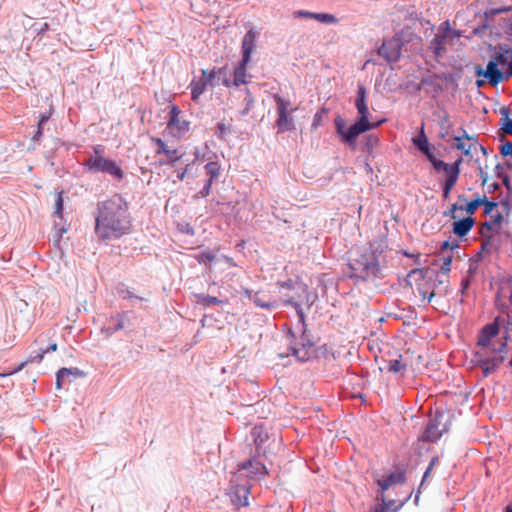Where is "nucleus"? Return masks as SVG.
<instances>
[{
  "label": "nucleus",
  "instance_id": "nucleus-1",
  "mask_svg": "<svg viewBox=\"0 0 512 512\" xmlns=\"http://www.w3.org/2000/svg\"><path fill=\"white\" fill-rule=\"evenodd\" d=\"M126 203L114 196L105 201L96 218V234L103 240L119 238L124 234L123 220L126 217Z\"/></svg>",
  "mask_w": 512,
  "mask_h": 512
},
{
  "label": "nucleus",
  "instance_id": "nucleus-2",
  "mask_svg": "<svg viewBox=\"0 0 512 512\" xmlns=\"http://www.w3.org/2000/svg\"><path fill=\"white\" fill-rule=\"evenodd\" d=\"M350 278L356 282L375 279L380 266L376 254L372 250L357 251L349 262Z\"/></svg>",
  "mask_w": 512,
  "mask_h": 512
},
{
  "label": "nucleus",
  "instance_id": "nucleus-3",
  "mask_svg": "<svg viewBox=\"0 0 512 512\" xmlns=\"http://www.w3.org/2000/svg\"><path fill=\"white\" fill-rule=\"evenodd\" d=\"M290 302L294 304V308L298 315V324L300 325V330L302 332L300 341L291 347V354L295 356L299 361H307L315 352V342L309 337L307 333L305 315L303 310L299 308V301L292 300Z\"/></svg>",
  "mask_w": 512,
  "mask_h": 512
},
{
  "label": "nucleus",
  "instance_id": "nucleus-4",
  "mask_svg": "<svg viewBox=\"0 0 512 512\" xmlns=\"http://www.w3.org/2000/svg\"><path fill=\"white\" fill-rule=\"evenodd\" d=\"M85 166L90 172L107 173L118 180L122 179L124 176L122 169L115 161L106 159L103 156V149L101 146L94 148V154L85 160Z\"/></svg>",
  "mask_w": 512,
  "mask_h": 512
},
{
  "label": "nucleus",
  "instance_id": "nucleus-5",
  "mask_svg": "<svg viewBox=\"0 0 512 512\" xmlns=\"http://www.w3.org/2000/svg\"><path fill=\"white\" fill-rule=\"evenodd\" d=\"M461 34L450 28L449 21H445L438 29V33L430 42V49L433 51L436 58H440L446 51V46L451 45L454 39H457Z\"/></svg>",
  "mask_w": 512,
  "mask_h": 512
},
{
  "label": "nucleus",
  "instance_id": "nucleus-6",
  "mask_svg": "<svg viewBox=\"0 0 512 512\" xmlns=\"http://www.w3.org/2000/svg\"><path fill=\"white\" fill-rule=\"evenodd\" d=\"M251 486L247 481H244L241 478V475H235L234 478L231 479L228 495L232 504L236 508L246 507L249 505V495H250Z\"/></svg>",
  "mask_w": 512,
  "mask_h": 512
},
{
  "label": "nucleus",
  "instance_id": "nucleus-7",
  "mask_svg": "<svg viewBox=\"0 0 512 512\" xmlns=\"http://www.w3.org/2000/svg\"><path fill=\"white\" fill-rule=\"evenodd\" d=\"M181 110L176 105H172L169 112L167 129L174 137L184 136L190 129V123L180 118Z\"/></svg>",
  "mask_w": 512,
  "mask_h": 512
},
{
  "label": "nucleus",
  "instance_id": "nucleus-8",
  "mask_svg": "<svg viewBox=\"0 0 512 512\" xmlns=\"http://www.w3.org/2000/svg\"><path fill=\"white\" fill-rule=\"evenodd\" d=\"M383 122H385V120H381L377 123H371L369 121L358 119L353 125H351L347 129L344 135V142L354 144L360 134L378 127Z\"/></svg>",
  "mask_w": 512,
  "mask_h": 512
},
{
  "label": "nucleus",
  "instance_id": "nucleus-9",
  "mask_svg": "<svg viewBox=\"0 0 512 512\" xmlns=\"http://www.w3.org/2000/svg\"><path fill=\"white\" fill-rule=\"evenodd\" d=\"M201 74L202 76L199 79H194L190 83L191 98L193 101H198L208 86H214L213 74H210L209 69H202Z\"/></svg>",
  "mask_w": 512,
  "mask_h": 512
},
{
  "label": "nucleus",
  "instance_id": "nucleus-10",
  "mask_svg": "<svg viewBox=\"0 0 512 512\" xmlns=\"http://www.w3.org/2000/svg\"><path fill=\"white\" fill-rule=\"evenodd\" d=\"M476 75L483 76L491 85H497L498 83L504 80L502 69L499 68V66L497 65L496 62H494L493 59H491L488 62L485 71H483L481 67L478 66L476 69Z\"/></svg>",
  "mask_w": 512,
  "mask_h": 512
},
{
  "label": "nucleus",
  "instance_id": "nucleus-11",
  "mask_svg": "<svg viewBox=\"0 0 512 512\" xmlns=\"http://www.w3.org/2000/svg\"><path fill=\"white\" fill-rule=\"evenodd\" d=\"M240 470H247V476L251 479L260 480L267 474V469L264 464L256 458L249 459L239 465Z\"/></svg>",
  "mask_w": 512,
  "mask_h": 512
},
{
  "label": "nucleus",
  "instance_id": "nucleus-12",
  "mask_svg": "<svg viewBox=\"0 0 512 512\" xmlns=\"http://www.w3.org/2000/svg\"><path fill=\"white\" fill-rule=\"evenodd\" d=\"M400 45L397 39H390L383 42L378 49V54L389 62L397 61L400 57Z\"/></svg>",
  "mask_w": 512,
  "mask_h": 512
},
{
  "label": "nucleus",
  "instance_id": "nucleus-13",
  "mask_svg": "<svg viewBox=\"0 0 512 512\" xmlns=\"http://www.w3.org/2000/svg\"><path fill=\"white\" fill-rule=\"evenodd\" d=\"M152 141L156 144V154H164L166 157L165 163L174 165L180 158L181 155L177 149L169 147L162 139L152 138Z\"/></svg>",
  "mask_w": 512,
  "mask_h": 512
},
{
  "label": "nucleus",
  "instance_id": "nucleus-14",
  "mask_svg": "<svg viewBox=\"0 0 512 512\" xmlns=\"http://www.w3.org/2000/svg\"><path fill=\"white\" fill-rule=\"evenodd\" d=\"M499 333V326L497 322H493L485 325L479 336L477 344L483 348H489L491 346V341L495 338Z\"/></svg>",
  "mask_w": 512,
  "mask_h": 512
},
{
  "label": "nucleus",
  "instance_id": "nucleus-15",
  "mask_svg": "<svg viewBox=\"0 0 512 512\" xmlns=\"http://www.w3.org/2000/svg\"><path fill=\"white\" fill-rule=\"evenodd\" d=\"M244 293L248 298L253 300L256 306L260 308L272 310L278 306L277 300L271 296L262 295L260 292L252 295V292L248 289H246Z\"/></svg>",
  "mask_w": 512,
  "mask_h": 512
},
{
  "label": "nucleus",
  "instance_id": "nucleus-16",
  "mask_svg": "<svg viewBox=\"0 0 512 512\" xmlns=\"http://www.w3.org/2000/svg\"><path fill=\"white\" fill-rule=\"evenodd\" d=\"M455 141L457 142L455 147L467 156L478 146L477 137L468 135L466 131L463 132V135L456 136Z\"/></svg>",
  "mask_w": 512,
  "mask_h": 512
},
{
  "label": "nucleus",
  "instance_id": "nucleus-17",
  "mask_svg": "<svg viewBox=\"0 0 512 512\" xmlns=\"http://www.w3.org/2000/svg\"><path fill=\"white\" fill-rule=\"evenodd\" d=\"M56 350H57V344L53 343L47 349H45V350L42 349L37 354L31 355L26 361L21 362L16 368H14L8 372H5V373H0V377L4 378L7 376L16 374L17 372L21 371L26 366V364L28 362H38L39 363L43 359L46 352H48V351L54 352Z\"/></svg>",
  "mask_w": 512,
  "mask_h": 512
},
{
  "label": "nucleus",
  "instance_id": "nucleus-18",
  "mask_svg": "<svg viewBox=\"0 0 512 512\" xmlns=\"http://www.w3.org/2000/svg\"><path fill=\"white\" fill-rule=\"evenodd\" d=\"M445 431V427L443 429L439 428L438 418L435 417L433 420L430 421V423L425 428L421 436V439L426 442H436L441 438L442 434Z\"/></svg>",
  "mask_w": 512,
  "mask_h": 512
},
{
  "label": "nucleus",
  "instance_id": "nucleus-19",
  "mask_svg": "<svg viewBox=\"0 0 512 512\" xmlns=\"http://www.w3.org/2000/svg\"><path fill=\"white\" fill-rule=\"evenodd\" d=\"M366 98H367L366 88L363 85H359L358 90H357L356 100H355V106L360 115L358 119H361L364 121H369V119H368L369 109H368V105L366 102Z\"/></svg>",
  "mask_w": 512,
  "mask_h": 512
},
{
  "label": "nucleus",
  "instance_id": "nucleus-20",
  "mask_svg": "<svg viewBox=\"0 0 512 512\" xmlns=\"http://www.w3.org/2000/svg\"><path fill=\"white\" fill-rule=\"evenodd\" d=\"M501 221H502V216L498 213V215L494 219H492L489 222H485L481 225L480 233L483 237H485V239L483 240L482 246H481V251H486V252L489 251L490 237H486V235L488 232L496 231L497 227L500 225Z\"/></svg>",
  "mask_w": 512,
  "mask_h": 512
},
{
  "label": "nucleus",
  "instance_id": "nucleus-21",
  "mask_svg": "<svg viewBox=\"0 0 512 512\" xmlns=\"http://www.w3.org/2000/svg\"><path fill=\"white\" fill-rule=\"evenodd\" d=\"M251 60L241 59V61L238 63L237 67L234 69L233 72V81L231 84L235 86H240L242 84L248 83V78L250 75L247 73V66L250 63Z\"/></svg>",
  "mask_w": 512,
  "mask_h": 512
},
{
  "label": "nucleus",
  "instance_id": "nucleus-22",
  "mask_svg": "<svg viewBox=\"0 0 512 512\" xmlns=\"http://www.w3.org/2000/svg\"><path fill=\"white\" fill-rule=\"evenodd\" d=\"M257 38V32L250 29L243 37L242 40V58L251 60V54L255 49V42Z\"/></svg>",
  "mask_w": 512,
  "mask_h": 512
},
{
  "label": "nucleus",
  "instance_id": "nucleus-23",
  "mask_svg": "<svg viewBox=\"0 0 512 512\" xmlns=\"http://www.w3.org/2000/svg\"><path fill=\"white\" fill-rule=\"evenodd\" d=\"M462 162V159H458L453 164H447L443 162L442 160L437 159L436 157L433 158V160L430 162L433 166V168L436 171H444L446 173V176L449 177L453 173L456 172L457 176L460 174V164Z\"/></svg>",
  "mask_w": 512,
  "mask_h": 512
},
{
  "label": "nucleus",
  "instance_id": "nucleus-24",
  "mask_svg": "<svg viewBox=\"0 0 512 512\" xmlns=\"http://www.w3.org/2000/svg\"><path fill=\"white\" fill-rule=\"evenodd\" d=\"M405 473L403 471H397L391 473L384 479H379L377 481L378 486L382 490V492L388 490L391 486L396 484H401L405 482Z\"/></svg>",
  "mask_w": 512,
  "mask_h": 512
},
{
  "label": "nucleus",
  "instance_id": "nucleus-25",
  "mask_svg": "<svg viewBox=\"0 0 512 512\" xmlns=\"http://www.w3.org/2000/svg\"><path fill=\"white\" fill-rule=\"evenodd\" d=\"M504 360L505 356L503 355L493 358L480 359L479 366L482 368L483 375L487 377L489 374L495 372Z\"/></svg>",
  "mask_w": 512,
  "mask_h": 512
},
{
  "label": "nucleus",
  "instance_id": "nucleus-26",
  "mask_svg": "<svg viewBox=\"0 0 512 512\" xmlns=\"http://www.w3.org/2000/svg\"><path fill=\"white\" fill-rule=\"evenodd\" d=\"M124 325V315L118 314L108 320L107 324L102 328V332H104L107 337H110L119 330L124 329Z\"/></svg>",
  "mask_w": 512,
  "mask_h": 512
},
{
  "label": "nucleus",
  "instance_id": "nucleus-27",
  "mask_svg": "<svg viewBox=\"0 0 512 512\" xmlns=\"http://www.w3.org/2000/svg\"><path fill=\"white\" fill-rule=\"evenodd\" d=\"M81 375L82 372L78 368H61L56 377L57 389H60L67 380L71 381Z\"/></svg>",
  "mask_w": 512,
  "mask_h": 512
},
{
  "label": "nucleus",
  "instance_id": "nucleus-28",
  "mask_svg": "<svg viewBox=\"0 0 512 512\" xmlns=\"http://www.w3.org/2000/svg\"><path fill=\"white\" fill-rule=\"evenodd\" d=\"M296 289L298 291V295L296 297H291L286 301L287 304H291L294 307V304L290 301H299V308L302 310L301 305L307 304L311 305L312 301L310 299V293L308 291V287L304 284H297Z\"/></svg>",
  "mask_w": 512,
  "mask_h": 512
},
{
  "label": "nucleus",
  "instance_id": "nucleus-29",
  "mask_svg": "<svg viewBox=\"0 0 512 512\" xmlns=\"http://www.w3.org/2000/svg\"><path fill=\"white\" fill-rule=\"evenodd\" d=\"M473 225L474 219L471 217L455 221L453 224V233L459 237H463L469 233Z\"/></svg>",
  "mask_w": 512,
  "mask_h": 512
},
{
  "label": "nucleus",
  "instance_id": "nucleus-30",
  "mask_svg": "<svg viewBox=\"0 0 512 512\" xmlns=\"http://www.w3.org/2000/svg\"><path fill=\"white\" fill-rule=\"evenodd\" d=\"M409 365L407 353L405 355H399L397 359L389 360L387 369L392 373H402L406 370Z\"/></svg>",
  "mask_w": 512,
  "mask_h": 512
},
{
  "label": "nucleus",
  "instance_id": "nucleus-31",
  "mask_svg": "<svg viewBox=\"0 0 512 512\" xmlns=\"http://www.w3.org/2000/svg\"><path fill=\"white\" fill-rule=\"evenodd\" d=\"M209 71H210V74H213V83H214V85L218 84L219 81H221V83L224 86H226V87H230L231 86V81L228 78V69H227V67H219V68L214 67L213 69H211Z\"/></svg>",
  "mask_w": 512,
  "mask_h": 512
},
{
  "label": "nucleus",
  "instance_id": "nucleus-32",
  "mask_svg": "<svg viewBox=\"0 0 512 512\" xmlns=\"http://www.w3.org/2000/svg\"><path fill=\"white\" fill-rule=\"evenodd\" d=\"M276 127L278 133H283L286 131H290L294 129V122L291 113L288 114H278V119L276 120Z\"/></svg>",
  "mask_w": 512,
  "mask_h": 512
},
{
  "label": "nucleus",
  "instance_id": "nucleus-33",
  "mask_svg": "<svg viewBox=\"0 0 512 512\" xmlns=\"http://www.w3.org/2000/svg\"><path fill=\"white\" fill-rule=\"evenodd\" d=\"M196 303L203 306V307H209L211 305H222L227 304L228 300H221L217 297L205 295V294H197L195 295Z\"/></svg>",
  "mask_w": 512,
  "mask_h": 512
},
{
  "label": "nucleus",
  "instance_id": "nucleus-34",
  "mask_svg": "<svg viewBox=\"0 0 512 512\" xmlns=\"http://www.w3.org/2000/svg\"><path fill=\"white\" fill-rule=\"evenodd\" d=\"M252 437L257 448L260 449L268 439V432L263 425H256L252 429Z\"/></svg>",
  "mask_w": 512,
  "mask_h": 512
},
{
  "label": "nucleus",
  "instance_id": "nucleus-35",
  "mask_svg": "<svg viewBox=\"0 0 512 512\" xmlns=\"http://www.w3.org/2000/svg\"><path fill=\"white\" fill-rule=\"evenodd\" d=\"M204 168L208 176L207 181L210 183H213L221 174V165L216 161L208 162Z\"/></svg>",
  "mask_w": 512,
  "mask_h": 512
},
{
  "label": "nucleus",
  "instance_id": "nucleus-36",
  "mask_svg": "<svg viewBox=\"0 0 512 512\" xmlns=\"http://www.w3.org/2000/svg\"><path fill=\"white\" fill-rule=\"evenodd\" d=\"M274 98V101L276 102V105H277V112L278 114H288V113H292L293 110H289L290 108V102L286 101L284 98H282L280 95L278 94H275L273 96Z\"/></svg>",
  "mask_w": 512,
  "mask_h": 512
},
{
  "label": "nucleus",
  "instance_id": "nucleus-37",
  "mask_svg": "<svg viewBox=\"0 0 512 512\" xmlns=\"http://www.w3.org/2000/svg\"><path fill=\"white\" fill-rule=\"evenodd\" d=\"M459 176H457L456 172L450 175L449 177H446L445 183L443 185V198L448 199L451 190L457 183Z\"/></svg>",
  "mask_w": 512,
  "mask_h": 512
},
{
  "label": "nucleus",
  "instance_id": "nucleus-38",
  "mask_svg": "<svg viewBox=\"0 0 512 512\" xmlns=\"http://www.w3.org/2000/svg\"><path fill=\"white\" fill-rule=\"evenodd\" d=\"M413 144L421 151L426 149L429 144L428 139L424 132V124L421 125L420 133L416 138H413Z\"/></svg>",
  "mask_w": 512,
  "mask_h": 512
},
{
  "label": "nucleus",
  "instance_id": "nucleus-39",
  "mask_svg": "<svg viewBox=\"0 0 512 512\" xmlns=\"http://www.w3.org/2000/svg\"><path fill=\"white\" fill-rule=\"evenodd\" d=\"M439 125L441 127L440 137L441 138L447 137L449 134V130L451 128L450 119H449V116L447 113H444L441 116Z\"/></svg>",
  "mask_w": 512,
  "mask_h": 512
},
{
  "label": "nucleus",
  "instance_id": "nucleus-40",
  "mask_svg": "<svg viewBox=\"0 0 512 512\" xmlns=\"http://www.w3.org/2000/svg\"><path fill=\"white\" fill-rule=\"evenodd\" d=\"M313 19L324 24H336L338 22V19L329 13H315Z\"/></svg>",
  "mask_w": 512,
  "mask_h": 512
},
{
  "label": "nucleus",
  "instance_id": "nucleus-41",
  "mask_svg": "<svg viewBox=\"0 0 512 512\" xmlns=\"http://www.w3.org/2000/svg\"><path fill=\"white\" fill-rule=\"evenodd\" d=\"M501 114L504 116L505 123L502 129L505 133L512 135V120L509 119L510 110L507 107L501 108Z\"/></svg>",
  "mask_w": 512,
  "mask_h": 512
},
{
  "label": "nucleus",
  "instance_id": "nucleus-42",
  "mask_svg": "<svg viewBox=\"0 0 512 512\" xmlns=\"http://www.w3.org/2000/svg\"><path fill=\"white\" fill-rule=\"evenodd\" d=\"M231 128L230 125H226L224 122H219L216 125L215 134L219 139H225L228 134H230Z\"/></svg>",
  "mask_w": 512,
  "mask_h": 512
},
{
  "label": "nucleus",
  "instance_id": "nucleus-43",
  "mask_svg": "<svg viewBox=\"0 0 512 512\" xmlns=\"http://www.w3.org/2000/svg\"><path fill=\"white\" fill-rule=\"evenodd\" d=\"M484 203V199L478 197L472 201H470L466 207H465V211L472 215L474 214V212L477 210L478 207H480L482 204Z\"/></svg>",
  "mask_w": 512,
  "mask_h": 512
},
{
  "label": "nucleus",
  "instance_id": "nucleus-44",
  "mask_svg": "<svg viewBox=\"0 0 512 512\" xmlns=\"http://www.w3.org/2000/svg\"><path fill=\"white\" fill-rule=\"evenodd\" d=\"M197 260L199 263L207 265L215 260V255L210 251H203L197 256Z\"/></svg>",
  "mask_w": 512,
  "mask_h": 512
},
{
  "label": "nucleus",
  "instance_id": "nucleus-45",
  "mask_svg": "<svg viewBox=\"0 0 512 512\" xmlns=\"http://www.w3.org/2000/svg\"><path fill=\"white\" fill-rule=\"evenodd\" d=\"M492 59L494 60V62L497 63V65L501 68V69H504L506 66L509 67V64L508 63V57L503 54V53H496Z\"/></svg>",
  "mask_w": 512,
  "mask_h": 512
},
{
  "label": "nucleus",
  "instance_id": "nucleus-46",
  "mask_svg": "<svg viewBox=\"0 0 512 512\" xmlns=\"http://www.w3.org/2000/svg\"><path fill=\"white\" fill-rule=\"evenodd\" d=\"M335 126H336V129H337V133L341 136L342 141H344V135H345L347 130L345 129L344 120L340 116H338L335 119Z\"/></svg>",
  "mask_w": 512,
  "mask_h": 512
},
{
  "label": "nucleus",
  "instance_id": "nucleus-47",
  "mask_svg": "<svg viewBox=\"0 0 512 512\" xmlns=\"http://www.w3.org/2000/svg\"><path fill=\"white\" fill-rule=\"evenodd\" d=\"M509 11H512V8L508 7V6L507 7L496 8V9H490V10L485 11L484 16L486 18H488V17H492V16H495V15H498V14H501V13H506V12H509Z\"/></svg>",
  "mask_w": 512,
  "mask_h": 512
},
{
  "label": "nucleus",
  "instance_id": "nucleus-48",
  "mask_svg": "<svg viewBox=\"0 0 512 512\" xmlns=\"http://www.w3.org/2000/svg\"><path fill=\"white\" fill-rule=\"evenodd\" d=\"M451 263H452V255H447V256L442 257L441 270L443 273H445V274L449 273Z\"/></svg>",
  "mask_w": 512,
  "mask_h": 512
},
{
  "label": "nucleus",
  "instance_id": "nucleus-49",
  "mask_svg": "<svg viewBox=\"0 0 512 512\" xmlns=\"http://www.w3.org/2000/svg\"><path fill=\"white\" fill-rule=\"evenodd\" d=\"M245 92H246V97H245L244 101L246 103V107H245L243 114H246L252 108V106L254 104V98H253L250 90L245 89Z\"/></svg>",
  "mask_w": 512,
  "mask_h": 512
},
{
  "label": "nucleus",
  "instance_id": "nucleus-50",
  "mask_svg": "<svg viewBox=\"0 0 512 512\" xmlns=\"http://www.w3.org/2000/svg\"><path fill=\"white\" fill-rule=\"evenodd\" d=\"M323 114H324V110L321 111V112H317L315 113L314 117H313V122H312V125H311V128L313 130H316L319 126L322 125V122H323Z\"/></svg>",
  "mask_w": 512,
  "mask_h": 512
},
{
  "label": "nucleus",
  "instance_id": "nucleus-51",
  "mask_svg": "<svg viewBox=\"0 0 512 512\" xmlns=\"http://www.w3.org/2000/svg\"><path fill=\"white\" fill-rule=\"evenodd\" d=\"M62 211H63V198H62V194L58 193L57 198H56V203H55V213L59 217H62Z\"/></svg>",
  "mask_w": 512,
  "mask_h": 512
},
{
  "label": "nucleus",
  "instance_id": "nucleus-52",
  "mask_svg": "<svg viewBox=\"0 0 512 512\" xmlns=\"http://www.w3.org/2000/svg\"><path fill=\"white\" fill-rule=\"evenodd\" d=\"M394 504V501L386 502L384 497H382V504L377 506L374 512H388V509Z\"/></svg>",
  "mask_w": 512,
  "mask_h": 512
},
{
  "label": "nucleus",
  "instance_id": "nucleus-53",
  "mask_svg": "<svg viewBox=\"0 0 512 512\" xmlns=\"http://www.w3.org/2000/svg\"><path fill=\"white\" fill-rule=\"evenodd\" d=\"M213 183H210L209 181H206L204 187L199 191L198 195H200L201 198H206L211 193V187Z\"/></svg>",
  "mask_w": 512,
  "mask_h": 512
},
{
  "label": "nucleus",
  "instance_id": "nucleus-54",
  "mask_svg": "<svg viewBox=\"0 0 512 512\" xmlns=\"http://www.w3.org/2000/svg\"><path fill=\"white\" fill-rule=\"evenodd\" d=\"M483 199L484 203L482 205H484V212L486 214L492 213V211L497 207V203L487 201L485 197Z\"/></svg>",
  "mask_w": 512,
  "mask_h": 512
},
{
  "label": "nucleus",
  "instance_id": "nucleus-55",
  "mask_svg": "<svg viewBox=\"0 0 512 512\" xmlns=\"http://www.w3.org/2000/svg\"><path fill=\"white\" fill-rule=\"evenodd\" d=\"M501 154L503 156H511L512 157V142H507L501 146Z\"/></svg>",
  "mask_w": 512,
  "mask_h": 512
},
{
  "label": "nucleus",
  "instance_id": "nucleus-56",
  "mask_svg": "<svg viewBox=\"0 0 512 512\" xmlns=\"http://www.w3.org/2000/svg\"><path fill=\"white\" fill-rule=\"evenodd\" d=\"M314 14H315L314 12L300 10V11L295 12L294 16L313 19Z\"/></svg>",
  "mask_w": 512,
  "mask_h": 512
},
{
  "label": "nucleus",
  "instance_id": "nucleus-57",
  "mask_svg": "<svg viewBox=\"0 0 512 512\" xmlns=\"http://www.w3.org/2000/svg\"><path fill=\"white\" fill-rule=\"evenodd\" d=\"M437 461H438V458H437V457L432 458V460H431V462H430V464H429L428 468L426 469V471H425V473H424V475H423V480H422V482L426 480V478L428 477V475H429V474H430V472L432 471V469H433V467H434V465L436 464V462H437Z\"/></svg>",
  "mask_w": 512,
  "mask_h": 512
},
{
  "label": "nucleus",
  "instance_id": "nucleus-58",
  "mask_svg": "<svg viewBox=\"0 0 512 512\" xmlns=\"http://www.w3.org/2000/svg\"><path fill=\"white\" fill-rule=\"evenodd\" d=\"M418 291H419V294L421 295L422 299L427 300V302H431L433 297L435 296L434 292L427 294V292L422 290L421 288H418Z\"/></svg>",
  "mask_w": 512,
  "mask_h": 512
},
{
  "label": "nucleus",
  "instance_id": "nucleus-59",
  "mask_svg": "<svg viewBox=\"0 0 512 512\" xmlns=\"http://www.w3.org/2000/svg\"><path fill=\"white\" fill-rule=\"evenodd\" d=\"M469 285H470V277L469 276L462 279V281H461V294L462 295H465V291L467 290Z\"/></svg>",
  "mask_w": 512,
  "mask_h": 512
},
{
  "label": "nucleus",
  "instance_id": "nucleus-60",
  "mask_svg": "<svg viewBox=\"0 0 512 512\" xmlns=\"http://www.w3.org/2000/svg\"><path fill=\"white\" fill-rule=\"evenodd\" d=\"M421 152L428 158L430 162L433 160V158H435V155L431 151L430 145H428L426 149H422Z\"/></svg>",
  "mask_w": 512,
  "mask_h": 512
},
{
  "label": "nucleus",
  "instance_id": "nucleus-61",
  "mask_svg": "<svg viewBox=\"0 0 512 512\" xmlns=\"http://www.w3.org/2000/svg\"><path fill=\"white\" fill-rule=\"evenodd\" d=\"M51 111H52V108H50L48 113L40 115V117H39L40 126H43L49 120V118L51 117Z\"/></svg>",
  "mask_w": 512,
  "mask_h": 512
},
{
  "label": "nucleus",
  "instance_id": "nucleus-62",
  "mask_svg": "<svg viewBox=\"0 0 512 512\" xmlns=\"http://www.w3.org/2000/svg\"><path fill=\"white\" fill-rule=\"evenodd\" d=\"M457 247H458V244H457V243H452V244H450V242H449V241H444V242L442 243V245H441V249H442V250H446V249H448V248H449L450 250H453V249H455V248H457Z\"/></svg>",
  "mask_w": 512,
  "mask_h": 512
},
{
  "label": "nucleus",
  "instance_id": "nucleus-63",
  "mask_svg": "<svg viewBox=\"0 0 512 512\" xmlns=\"http://www.w3.org/2000/svg\"><path fill=\"white\" fill-rule=\"evenodd\" d=\"M280 287L282 288H286V289H295L296 286L293 285V282L291 280L287 281V282H280L279 283Z\"/></svg>",
  "mask_w": 512,
  "mask_h": 512
},
{
  "label": "nucleus",
  "instance_id": "nucleus-64",
  "mask_svg": "<svg viewBox=\"0 0 512 512\" xmlns=\"http://www.w3.org/2000/svg\"><path fill=\"white\" fill-rule=\"evenodd\" d=\"M189 167H190L189 164L186 165V167L181 172L178 173L177 177L179 180H183L185 178L186 174L188 173Z\"/></svg>",
  "mask_w": 512,
  "mask_h": 512
}]
</instances>
